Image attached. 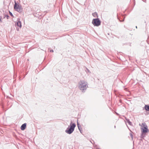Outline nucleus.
<instances>
[{"label": "nucleus", "instance_id": "nucleus-8", "mask_svg": "<svg viewBox=\"0 0 149 149\" xmlns=\"http://www.w3.org/2000/svg\"><path fill=\"white\" fill-rule=\"evenodd\" d=\"M141 126V128H142V127L145 128V127H147V125H146V123H142Z\"/></svg>", "mask_w": 149, "mask_h": 149}, {"label": "nucleus", "instance_id": "nucleus-13", "mask_svg": "<svg viewBox=\"0 0 149 149\" xmlns=\"http://www.w3.org/2000/svg\"><path fill=\"white\" fill-rule=\"evenodd\" d=\"M50 52H53V50H50Z\"/></svg>", "mask_w": 149, "mask_h": 149}, {"label": "nucleus", "instance_id": "nucleus-14", "mask_svg": "<svg viewBox=\"0 0 149 149\" xmlns=\"http://www.w3.org/2000/svg\"><path fill=\"white\" fill-rule=\"evenodd\" d=\"M1 22V18L0 17V22Z\"/></svg>", "mask_w": 149, "mask_h": 149}, {"label": "nucleus", "instance_id": "nucleus-3", "mask_svg": "<svg viewBox=\"0 0 149 149\" xmlns=\"http://www.w3.org/2000/svg\"><path fill=\"white\" fill-rule=\"evenodd\" d=\"M14 8L15 10L18 12H21L22 11V8L21 6L17 4L15 2L14 6Z\"/></svg>", "mask_w": 149, "mask_h": 149}, {"label": "nucleus", "instance_id": "nucleus-11", "mask_svg": "<svg viewBox=\"0 0 149 149\" xmlns=\"http://www.w3.org/2000/svg\"><path fill=\"white\" fill-rule=\"evenodd\" d=\"M9 13L10 14V15L12 17L13 16V14H12V13L10 12H9Z\"/></svg>", "mask_w": 149, "mask_h": 149}, {"label": "nucleus", "instance_id": "nucleus-6", "mask_svg": "<svg viewBox=\"0 0 149 149\" xmlns=\"http://www.w3.org/2000/svg\"><path fill=\"white\" fill-rule=\"evenodd\" d=\"M18 27H19L20 28H21L22 26L21 23V22L19 21H18L15 24Z\"/></svg>", "mask_w": 149, "mask_h": 149}, {"label": "nucleus", "instance_id": "nucleus-12", "mask_svg": "<svg viewBox=\"0 0 149 149\" xmlns=\"http://www.w3.org/2000/svg\"><path fill=\"white\" fill-rule=\"evenodd\" d=\"M77 125H78V128L79 129V124H78V123H77Z\"/></svg>", "mask_w": 149, "mask_h": 149}, {"label": "nucleus", "instance_id": "nucleus-9", "mask_svg": "<svg viewBox=\"0 0 149 149\" xmlns=\"http://www.w3.org/2000/svg\"><path fill=\"white\" fill-rule=\"evenodd\" d=\"M92 15L94 17H98L97 14V13L96 12L93 13Z\"/></svg>", "mask_w": 149, "mask_h": 149}, {"label": "nucleus", "instance_id": "nucleus-10", "mask_svg": "<svg viewBox=\"0 0 149 149\" xmlns=\"http://www.w3.org/2000/svg\"><path fill=\"white\" fill-rule=\"evenodd\" d=\"M145 108L146 110L149 111V106L146 105Z\"/></svg>", "mask_w": 149, "mask_h": 149}, {"label": "nucleus", "instance_id": "nucleus-7", "mask_svg": "<svg viewBox=\"0 0 149 149\" xmlns=\"http://www.w3.org/2000/svg\"><path fill=\"white\" fill-rule=\"evenodd\" d=\"M26 127V123H24L22 125L21 127V129L22 130H24Z\"/></svg>", "mask_w": 149, "mask_h": 149}, {"label": "nucleus", "instance_id": "nucleus-2", "mask_svg": "<svg viewBox=\"0 0 149 149\" xmlns=\"http://www.w3.org/2000/svg\"><path fill=\"white\" fill-rule=\"evenodd\" d=\"M87 87V83L84 81H82L81 82L79 85L80 89L81 90L83 91L86 89Z\"/></svg>", "mask_w": 149, "mask_h": 149}, {"label": "nucleus", "instance_id": "nucleus-1", "mask_svg": "<svg viewBox=\"0 0 149 149\" xmlns=\"http://www.w3.org/2000/svg\"><path fill=\"white\" fill-rule=\"evenodd\" d=\"M76 127V125L74 123H71L70 127H68L66 130V132L69 134H71L74 131V128Z\"/></svg>", "mask_w": 149, "mask_h": 149}, {"label": "nucleus", "instance_id": "nucleus-5", "mask_svg": "<svg viewBox=\"0 0 149 149\" xmlns=\"http://www.w3.org/2000/svg\"><path fill=\"white\" fill-rule=\"evenodd\" d=\"M141 130H142V132L143 133H146L147 132H148L149 131L148 130V127H146L145 128H141Z\"/></svg>", "mask_w": 149, "mask_h": 149}, {"label": "nucleus", "instance_id": "nucleus-4", "mask_svg": "<svg viewBox=\"0 0 149 149\" xmlns=\"http://www.w3.org/2000/svg\"><path fill=\"white\" fill-rule=\"evenodd\" d=\"M92 23L94 26H98L100 25L101 22L98 19H94L92 21Z\"/></svg>", "mask_w": 149, "mask_h": 149}]
</instances>
